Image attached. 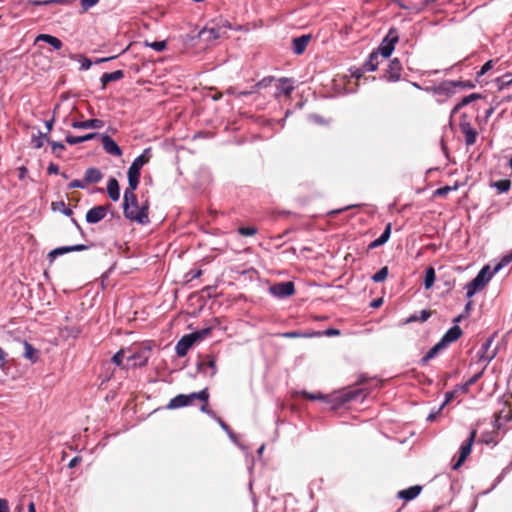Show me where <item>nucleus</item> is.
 <instances>
[{
  "mask_svg": "<svg viewBox=\"0 0 512 512\" xmlns=\"http://www.w3.org/2000/svg\"><path fill=\"white\" fill-rule=\"evenodd\" d=\"M128 187L124 191L123 195V214L124 217L130 221L137 222L141 225H146L150 222L149 220V203L145 201L141 208L137 212L130 209V204H136V195L134 191L138 188L140 182V175L134 174L133 172H127Z\"/></svg>",
  "mask_w": 512,
  "mask_h": 512,
  "instance_id": "obj_1",
  "label": "nucleus"
},
{
  "mask_svg": "<svg viewBox=\"0 0 512 512\" xmlns=\"http://www.w3.org/2000/svg\"><path fill=\"white\" fill-rule=\"evenodd\" d=\"M303 395L305 398H308L310 400H322L327 403H331L332 409H337L344 403L357 400L362 395V392L359 389H354L349 391L338 392L331 396L324 395L322 393L314 394L309 392H304Z\"/></svg>",
  "mask_w": 512,
  "mask_h": 512,
  "instance_id": "obj_2",
  "label": "nucleus"
},
{
  "mask_svg": "<svg viewBox=\"0 0 512 512\" xmlns=\"http://www.w3.org/2000/svg\"><path fill=\"white\" fill-rule=\"evenodd\" d=\"M501 263L497 264L493 270L488 265L483 266L477 275L465 285L466 297L471 298L481 291L491 280L493 275L502 268Z\"/></svg>",
  "mask_w": 512,
  "mask_h": 512,
  "instance_id": "obj_3",
  "label": "nucleus"
},
{
  "mask_svg": "<svg viewBox=\"0 0 512 512\" xmlns=\"http://www.w3.org/2000/svg\"><path fill=\"white\" fill-rule=\"evenodd\" d=\"M217 359L213 354L199 355L196 361L197 372L203 376L213 378L217 373Z\"/></svg>",
  "mask_w": 512,
  "mask_h": 512,
  "instance_id": "obj_4",
  "label": "nucleus"
},
{
  "mask_svg": "<svg viewBox=\"0 0 512 512\" xmlns=\"http://www.w3.org/2000/svg\"><path fill=\"white\" fill-rule=\"evenodd\" d=\"M398 40V30L394 27H391L376 50H378L383 58H389L392 55L395 49V44L398 42Z\"/></svg>",
  "mask_w": 512,
  "mask_h": 512,
  "instance_id": "obj_5",
  "label": "nucleus"
},
{
  "mask_svg": "<svg viewBox=\"0 0 512 512\" xmlns=\"http://www.w3.org/2000/svg\"><path fill=\"white\" fill-rule=\"evenodd\" d=\"M476 435V429H472L467 440L460 446L459 456L457 460L452 463L453 470L459 469L461 465L464 463V461L467 459V457L470 455Z\"/></svg>",
  "mask_w": 512,
  "mask_h": 512,
  "instance_id": "obj_6",
  "label": "nucleus"
},
{
  "mask_svg": "<svg viewBox=\"0 0 512 512\" xmlns=\"http://www.w3.org/2000/svg\"><path fill=\"white\" fill-rule=\"evenodd\" d=\"M269 292L278 299H284L295 293V285L292 281L279 282L270 286Z\"/></svg>",
  "mask_w": 512,
  "mask_h": 512,
  "instance_id": "obj_7",
  "label": "nucleus"
},
{
  "mask_svg": "<svg viewBox=\"0 0 512 512\" xmlns=\"http://www.w3.org/2000/svg\"><path fill=\"white\" fill-rule=\"evenodd\" d=\"M150 357V349L141 347L133 351L128 357V367H143L147 364Z\"/></svg>",
  "mask_w": 512,
  "mask_h": 512,
  "instance_id": "obj_8",
  "label": "nucleus"
},
{
  "mask_svg": "<svg viewBox=\"0 0 512 512\" xmlns=\"http://www.w3.org/2000/svg\"><path fill=\"white\" fill-rule=\"evenodd\" d=\"M110 205H96L86 212L85 220L88 224H97L102 221L109 210Z\"/></svg>",
  "mask_w": 512,
  "mask_h": 512,
  "instance_id": "obj_9",
  "label": "nucleus"
},
{
  "mask_svg": "<svg viewBox=\"0 0 512 512\" xmlns=\"http://www.w3.org/2000/svg\"><path fill=\"white\" fill-rule=\"evenodd\" d=\"M151 151V147L145 148L143 152L133 160L128 171L141 175L142 167L146 165L151 158Z\"/></svg>",
  "mask_w": 512,
  "mask_h": 512,
  "instance_id": "obj_10",
  "label": "nucleus"
},
{
  "mask_svg": "<svg viewBox=\"0 0 512 512\" xmlns=\"http://www.w3.org/2000/svg\"><path fill=\"white\" fill-rule=\"evenodd\" d=\"M494 341V336L487 338L482 344L477 352V357L479 362H485L486 364L490 363L496 356L497 352L492 351L489 352V349Z\"/></svg>",
  "mask_w": 512,
  "mask_h": 512,
  "instance_id": "obj_11",
  "label": "nucleus"
},
{
  "mask_svg": "<svg viewBox=\"0 0 512 512\" xmlns=\"http://www.w3.org/2000/svg\"><path fill=\"white\" fill-rule=\"evenodd\" d=\"M402 64L398 58H394L388 64L384 78L388 82H397L401 78Z\"/></svg>",
  "mask_w": 512,
  "mask_h": 512,
  "instance_id": "obj_12",
  "label": "nucleus"
},
{
  "mask_svg": "<svg viewBox=\"0 0 512 512\" xmlns=\"http://www.w3.org/2000/svg\"><path fill=\"white\" fill-rule=\"evenodd\" d=\"M99 138L101 139L103 149L106 153L112 156L122 155V149L112 137L107 134H100Z\"/></svg>",
  "mask_w": 512,
  "mask_h": 512,
  "instance_id": "obj_13",
  "label": "nucleus"
},
{
  "mask_svg": "<svg viewBox=\"0 0 512 512\" xmlns=\"http://www.w3.org/2000/svg\"><path fill=\"white\" fill-rule=\"evenodd\" d=\"M459 127L462 134L464 135L465 144L467 146L475 144L478 135L476 129L473 128L472 125L465 120L460 121Z\"/></svg>",
  "mask_w": 512,
  "mask_h": 512,
  "instance_id": "obj_14",
  "label": "nucleus"
},
{
  "mask_svg": "<svg viewBox=\"0 0 512 512\" xmlns=\"http://www.w3.org/2000/svg\"><path fill=\"white\" fill-rule=\"evenodd\" d=\"M426 91H432L437 95L451 96L455 93L454 80H444L439 85L433 88H426Z\"/></svg>",
  "mask_w": 512,
  "mask_h": 512,
  "instance_id": "obj_15",
  "label": "nucleus"
},
{
  "mask_svg": "<svg viewBox=\"0 0 512 512\" xmlns=\"http://www.w3.org/2000/svg\"><path fill=\"white\" fill-rule=\"evenodd\" d=\"M195 344L194 340L192 339V336L190 334L184 335L181 337V339L177 342L175 346V352L179 357L186 356L188 350Z\"/></svg>",
  "mask_w": 512,
  "mask_h": 512,
  "instance_id": "obj_16",
  "label": "nucleus"
},
{
  "mask_svg": "<svg viewBox=\"0 0 512 512\" xmlns=\"http://www.w3.org/2000/svg\"><path fill=\"white\" fill-rule=\"evenodd\" d=\"M311 39L310 34H303L295 37L292 40V51L295 55H301L306 50V47Z\"/></svg>",
  "mask_w": 512,
  "mask_h": 512,
  "instance_id": "obj_17",
  "label": "nucleus"
},
{
  "mask_svg": "<svg viewBox=\"0 0 512 512\" xmlns=\"http://www.w3.org/2000/svg\"><path fill=\"white\" fill-rule=\"evenodd\" d=\"M104 124L103 120L93 118L85 121H73L71 126L74 129H101L104 127Z\"/></svg>",
  "mask_w": 512,
  "mask_h": 512,
  "instance_id": "obj_18",
  "label": "nucleus"
},
{
  "mask_svg": "<svg viewBox=\"0 0 512 512\" xmlns=\"http://www.w3.org/2000/svg\"><path fill=\"white\" fill-rule=\"evenodd\" d=\"M462 335V330L461 328L457 325V324H454L452 327H450L446 332L445 334L442 336V338L440 339V341L445 345L447 346L448 344H451L455 341H457Z\"/></svg>",
  "mask_w": 512,
  "mask_h": 512,
  "instance_id": "obj_19",
  "label": "nucleus"
},
{
  "mask_svg": "<svg viewBox=\"0 0 512 512\" xmlns=\"http://www.w3.org/2000/svg\"><path fill=\"white\" fill-rule=\"evenodd\" d=\"M422 491V487L419 485L410 486L406 489L400 490L397 493V498L405 501L414 500Z\"/></svg>",
  "mask_w": 512,
  "mask_h": 512,
  "instance_id": "obj_20",
  "label": "nucleus"
},
{
  "mask_svg": "<svg viewBox=\"0 0 512 512\" xmlns=\"http://www.w3.org/2000/svg\"><path fill=\"white\" fill-rule=\"evenodd\" d=\"M38 42H45L53 47L55 50H60L63 47L62 41L57 38L56 36L50 35V34H39L35 38L34 43Z\"/></svg>",
  "mask_w": 512,
  "mask_h": 512,
  "instance_id": "obj_21",
  "label": "nucleus"
},
{
  "mask_svg": "<svg viewBox=\"0 0 512 512\" xmlns=\"http://www.w3.org/2000/svg\"><path fill=\"white\" fill-rule=\"evenodd\" d=\"M483 96L480 93H472L467 96H464L451 110L450 116L453 117L455 113H457L460 109H462L464 106L469 105L470 103L482 99Z\"/></svg>",
  "mask_w": 512,
  "mask_h": 512,
  "instance_id": "obj_22",
  "label": "nucleus"
},
{
  "mask_svg": "<svg viewBox=\"0 0 512 512\" xmlns=\"http://www.w3.org/2000/svg\"><path fill=\"white\" fill-rule=\"evenodd\" d=\"M380 53L378 50H373L363 64V70L367 72L375 71L379 66Z\"/></svg>",
  "mask_w": 512,
  "mask_h": 512,
  "instance_id": "obj_23",
  "label": "nucleus"
},
{
  "mask_svg": "<svg viewBox=\"0 0 512 512\" xmlns=\"http://www.w3.org/2000/svg\"><path fill=\"white\" fill-rule=\"evenodd\" d=\"M107 194L113 202L120 199V186L116 178L111 177L107 183Z\"/></svg>",
  "mask_w": 512,
  "mask_h": 512,
  "instance_id": "obj_24",
  "label": "nucleus"
},
{
  "mask_svg": "<svg viewBox=\"0 0 512 512\" xmlns=\"http://www.w3.org/2000/svg\"><path fill=\"white\" fill-rule=\"evenodd\" d=\"M99 136H100V133H97V132L88 133V134L82 135V136H74V135L68 134L65 137V141L70 145H75V144H79V143H83V142H86L89 140L96 139Z\"/></svg>",
  "mask_w": 512,
  "mask_h": 512,
  "instance_id": "obj_25",
  "label": "nucleus"
},
{
  "mask_svg": "<svg viewBox=\"0 0 512 512\" xmlns=\"http://www.w3.org/2000/svg\"><path fill=\"white\" fill-rule=\"evenodd\" d=\"M23 357L29 360L31 363H36L40 359V351L32 344L27 341H24V353Z\"/></svg>",
  "mask_w": 512,
  "mask_h": 512,
  "instance_id": "obj_26",
  "label": "nucleus"
},
{
  "mask_svg": "<svg viewBox=\"0 0 512 512\" xmlns=\"http://www.w3.org/2000/svg\"><path fill=\"white\" fill-rule=\"evenodd\" d=\"M124 76H125V74H124V71H122V70H116L111 73L102 74V76L100 77V81L102 84L101 89L104 90L108 83H110L112 81L121 80L122 78H124Z\"/></svg>",
  "mask_w": 512,
  "mask_h": 512,
  "instance_id": "obj_27",
  "label": "nucleus"
},
{
  "mask_svg": "<svg viewBox=\"0 0 512 512\" xmlns=\"http://www.w3.org/2000/svg\"><path fill=\"white\" fill-rule=\"evenodd\" d=\"M444 348H446V346L441 342L439 341L438 343H436L432 348L429 349V351L426 353V355L424 357H422L419 361V364L421 366H425L427 365V363L433 359L434 357H436V355L441 351L443 350Z\"/></svg>",
  "mask_w": 512,
  "mask_h": 512,
  "instance_id": "obj_28",
  "label": "nucleus"
},
{
  "mask_svg": "<svg viewBox=\"0 0 512 512\" xmlns=\"http://www.w3.org/2000/svg\"><path fill=\"white\" fill-rule=\"evenodd\" d=\"M391 229H392L391 223H388L386 225L384 231L381 233V235L378 238H376L375 240H373L369 244L368 247L370 249H373V248L384 245L389 240V238L391 236Z\"/></svg>",
  "mask_w": 512,
  "mask_h": 512,
  "instance_id": "obj_29",
  "label": "nucleus"
},
{
  "mask_svg": "<svg viewBox=\"0 0 512 512\" xmlns=\"http://www.w3.org/2000/svg\"><path fill=\"white\" fill-rule=\"evenodd\" d=\"M188 405H190L188 396H186V394H178L169 401L166 407L167 409H178Z\"/></svg>",
  "mask_w": 512,
  "mask_h": 512,
  "instance_id": "obj_30",
  "label": "nucleus"
},
{
  "mask_svg": "<svg viewBox=\"0 0 512 512\" xmlns=\"http://www.w3.org/2000/svg\"><path fill=\"white\" fill-rule=\"evenodd\" d=\"M279 82L280 84L277 86V92L279 94H284L285 96H290L294 90L292 79L282 77L279 79Z\"/></svg>",
  "mask_w": 512,
  "mask_h": 512,
  "instance_id": "obj_31",
  "label": "nucleus"
},
{
  "mask_svg": "<svg viewBox=\"0 0 512 512\" xmlns=\"http://www.w3.org/2000/svg\"><path fill=\"white\" fill-rule=\"evenodd\" d=\"M103 175L101 171L96 167H90L85 172L86 183H98L102 179Z\"/></svg>",
  "mask_w": 512,
  "mask_h": 512,
  "instance_id": "obj_32",
  "label": "nucleus"
},
{
  "mask_svg": "<svg viewBox=\"0 0 512 512\" xmlns=\"http://www.w3.org/2000/svg\"><path fill=\"white\" fill-rule=\"evenodd\" d=\"M199 37L207 41L216 40L220 37L219 29L215 27H205L199 32Z\"/></svg>",
  "mask_w": 512,
  "mask_h": 512,
  "instance_id": "obj_33",
  "label": "nucleus"
},
{
  "mask_svg": "<svg viewBox=\"0 0 512 512\" xmlns=\"http://www.w3.org/2000/svg\"><path fill=\"white\" fill-rule=\"evenodd\" d=\"M483 371H484V369H483L482 371H480V372H478V373L474 374V375H473L472 377H470V378H469L465 383H463V384H458V385H457V389H459V390H460V392H461V393H463V394L468 393L469 388H470L472 385H474V384H475V383H476V382L481 378V376L483 375Z\"/></svg>",
  "mask_w": 512,
  "mask_h": 512,
  "instance_id": "obj_34",
  "label": "nucleus"
},
{
  "mask_svg": "<svg viewBox=\"0 0 512 512\" xmlns=\"http://www.w3.org/2000/svg\"><path fill=\"white\" fill-rule=\"evenodd\" d=\"M436 279L435 269L429 266L425 269L423 285L426 290L432 288Z\"/></svg>",
  "mask_w": 512,
  "mask_h": 512,
  "instance_id": "obj_35",
  "label": "nucleus"
},
{
  "mask_svg": "<svg viewBox=\"0 0 512 512\" xmlns=\"http://www.w3.org/2000/svg\"><path fill=\"white\" fill-rule=\"evenodd\" d=\"M51 209L52 211H58L67 217H71L73 215V210L67 206L63 200L52 202Z\"/></svg>",
  "mask_w": 512,
  "mask_h": 512,
  "instance_id": "obj_36",
  "label": "nucleus"
},
{
  "mask_svg": "<svg viewBox=\"0 0 512 512\" xmlns=\"http://www.w3.org/2000/svg\"><path fill=\"white\" fill-rule=\"evenodd\" d=\"M283 338H313L314 334L312 332H300V331H288L280 334Z\"/></svg>",
  "mask_w": 512,
  "mask_h": 512,
  "instance_id": "obj_37",
  "label": "nucleus"
},
{
  "mask_svg": "<svg viewBox=\"0 0 512 512\" xmlns=\"http://www.w3.org/2000/svg\"><path fill=\"white\" fill-rule=\"evenodd\" d=\"M44 140H46L49 143L50 138L48 136V133H42L39 131L38 135H33L32 143L34 148L40 149L43 146Z\"/></svg>",
  "mask_w": 512,
  "mask_h": 512,
  "instance_id": "obj_38",
  "label": "nucleus"
},
{
  "mask_svg": "<svg viewBox=\"0 0 512 512\" xmlns=\"http://www.w3.org/2000/svg\"><path fill=\"white\" fill-rule=\"evenodd\" d=\"M66 253H70L69 246H60V247H57V248L51 250L48 253V259L50 261H54L58 256H62Z\"/></svg>",
  "mask_w": 512,
  "mask_h": 512,
  "instance_id": "obj_39",
  "label": "nucleus"
},
{
  "mask_svg": "<svg viewBox=\"0 0 512 512\" xmlns=\"http://www.w3.org/2000/svg\"><path fill=\"white\" fill-rule=\"evenodd\" d=\"M211 332H212V327H206V328L196 330V331L190 333V336H192V339L196 343L197 341L203 340Z\"/></svg>",
  "mask_w": 512,
  "mask_h": 512,
  "instance_id": "obj_40",
  "label": "nucleus"
},
{
  "mask_svg": "<svg viewBox=\"0 0 512 512\" xmlns=\"http://www.w3.org/2000/svg\"><path fill=\"white\" fill-rule=\"evenodd\" d=\"M388 273H389L388 267L384 266L371 276V280L375 283L383 282L387 278Z\"/></svg>",
  "mask_w": 512,
  "mask_h": 512,
  "instance_id": "obj_41",
  "label": "nucleus"
},
{
  "mask_svg": "<svg viewBox=\"0 0 512 512\" xmlns=\"http://www.w3.org/2000/svg\"><path fill=\"white\" fill-rule=\"evenodd\" d=\"M491 186L496 188L499 193H505L510 189L511 182L510 180L504 179L493 182Z\"/></svg>",
  "mask_w": 512,
  "mask_h": 512,
  "instance_id": "obj_42",
  "label": "nucleus"
},
{
  "mask_svg": "<svg viewBox=\"0 0 512 512\" xmlns=\"http://www.w3.org/2000/svg\"><path fill=\"white\" fill-rule=\"evenodd\" d=\"M314 337H321V336H327V337H334L339 336L341 334V331L339 329L330 327L323 331H313Z\"/></svg>",
  "mask_w": 512,
  "mask_h": 512,
  "instance_id": "obj_43",
  "label": "nucleus"
},
{
  "mask_svg": "<svg viewBox=\"0 0 512 512\" xmlns=\"http://www.w3.org/2000/svg\"><path fill=\"white\" fill-rule=\"evenodd\" d=\"M458 188V185L455 184L454 186H443L434 191V196L436 197H445L449 194V192L454 191Z\"/></svg>",
  "mask_w": 512,
  "mask_h": 512,
  "instance_id": "obj_44",
  "label": "nucleus"
},
{
  "mask_svg": "<svg viewBox=\"0 0 512 512\" xmlns=\"http://www.w3.org/2000/svg\"><path fill=\"white\" fill-rule=\"evenodd\" d=\"M67 0H29L28 5L33 6H48L52 4L64 3Z\"/></svg>",
  "mask_w": 512,
  "mask_h": 512,
  "instance_id": "obj_45",
  "label": "nucleus"
},
{
  "mask_svg": "<svg viewBox=\"0 0 512 512\" xmlns=\"http://www.w3.org/2000/svg\"><path fill=\"white\" fill-rule=\"evenodd\" d=\"M145 46L150 47L155 51L162 52L166 49L167 42L165 40L154 42L145 41Z\"/></svg>",
  "mask_w": 512,
  "mask_h": 512,
  "instance_id": "obj_46",
  "label": "nucleus"
},
{
  "mask_svg": "<svg viewBox=\"0 0 512 512\" xmlns=\"http://www.w3.org/2000/svg\"><path fill=\"white\" fill-rule=\"evenodd\" d=\"M274 80L275 78L273 76L262 78L254 85L256 92H258L260 89L269 87Z\"/></svg>",
  "mask_w": 512,
  "mask_h": 512,
  "instance_id": "obj_47",
  "label": "nucleus"
},
{
  "mask_svg": "<svg viewBox=\"0 0 512 512\" xmlns=\"http://www.w3.org/2000/svg\"><path fill=\"white\" fill-rule=\"evenodd\" d=\"M49 144L51 145L52 152L55 153L57 158H61L60 151L65 150V145L61 141H53L50 139Z\"/></svg>",
  "mask_w": 512,
  "mask_h": 512,
  "instance_id": "obj_48",
  "label": "nucleus"
},
{
  "mask_svg": "<svg viewBox=\"0 0 512 512\" xmlns=\"http://www.w3.org/2000/svg\"><path fill=\"white\" fill-rule=\"evenodd\" d=\"M455 89H473L475 88V82L471 80H454Z\"/></svg>",
  "mask_w": 512,
  "mask_h": 512,
  "instance_id": "obj_49",
  "label": "nucleus"
},
{
  "mask_svg": "<svg viewBox=\"0 0 512 512\" xmlns=\"http://www.w3.org/2000/svg\"><path fill=\"white\" fill-rule=\"evenodd\" d=\"M123 358H124V350L121 349L113 355V357L111 358V361L118 367L125 368V366L123 364Z\"/></svg>",
  "mask_w": 512,
  "mask_h": 512,
  "instance_id": "obj_50",
  "label": "nucleus"
},
{
  "mask_svg": "<svg viewBox=\"0 0 512 512\" xmlns=\"http://www.w3.org/2000/svg\"><path fill=\"white\" fill-rule=\"evenodd\" d=\"M479 441L482 443H485V444H491V443L497 444V442H498L496 440L493 432L482 433Z\"/></svg>",
  "mask_w": 512,
  "mask_h": 512,
  "instance_id": "obj_51",
  "label": "nucleus"
},
{
  "mask_svg": "<svg viewBox=\"0 0 512 512\" xmlns=\"http://www.w3.org/2000/svg\"><path fill=\"white\" fill-rule=\"evenodd\" d=\"M217 422L218 424L220 425V427L227 433V435L229 436V438L233 441V442H236V436L235 434L233 433V431L231 430V428L229 427L228 424H226L221 418H217Z\"/></svg>",
  "mask_w": 512,
  "mask_h": 512,
  "instance_id": "obj_52",
  "label": "nucleus"
},
{
  "mask_svg": "<svg viewBox=\"0 0 512 512\" xmlns=\"http://www.w3.org/2000/svg\"><path fill=\"white\" fill-rule=\"evenodd\" d=\"M240 235L248 237L256 234L257 229L253 226H242L238 229Z\"/></svg>",
  "mask_w": 512,
  "mask_h": 512,
  "instance_id": "obj_53",
  "label": "nucleus"
},
{
  "mask_svg": "<svg viewBox=\"0 0 512 512\" xmlns=\"http://www.w3.org/2000/svg\"><path fill=\"white\" fill-rule=\"evenodd\" d=\"M458 391H460V390L457 389V385H456L455 389L453 391L446 392L445 399L442 402V404L440 405V409H443L449 402H451L454 399V397Z\"/></svg>",
  "mask_w": 512,
  "mask_h": 512,
  "instance_id": "obj_54",
  "label": "nucleus"
},
{
  "mask_svg": "<svg viewBox=\"0 0 512 512\" xmlns=\"http://www.w3.org/2000/svg\"><path fill=\"white\" fill-rule=\"evenodd\" d=\"M493 67V60H489L485 62L481 69L476 74V80H478L480 77H482L484 74H486L489 70H491Z\"/></svg>",
  "mask_w": 512,
  "mask_h": 512,
  "instance_id": "obj_55",
  "label": "nucleus"
},
{
  "mask_svg": "<svg viewBox=\"0 0 512 512\" xmlns=\"http://www.w3.org/2000/svg\"><path fill=\"white\" fill-rule=\"evenodd\" d=\"M496 416L500 418L504 422V424H506L512 420V410L503 409Z\"/></svg>",
  "mask_w": 512,
  "mask_h": 512,
  "instance_id": "obj_56",
  "label": "nucleus"
},
{
  "mask_svg": "<svg viewBox=\"0 0 512 512\" xmlns=\"http://www.w3.org/2000/svg\"><path fill=\"white\" fill-rule=\"evenodd\" d=\"M201 275H202V270L191 269L189 272L186 273L185 278H186V281L189 282V281L199 278Z\"/></svg>",
  "mask_w": 512,
  "mask_h": 512,
  "instance_id": "obj_57",
  "label": "nucleus"
},
{
  "mask_svg": "<svg viewBox=\"0 0 512 512\" xmlns=\"http://www.w3.org/2000/svg\"><path fill=\"white\" fill-rule=\"evenodd\" d=\"M85 187H86L85 179L84 180L75 179L68 184V189H76V188L84 189Z\"/></svg>",
  "mask_w": 512,
  "mask_h": 512,
  "instance_id": "obj_58",
  "label": "nucleus"
},
{
  "mask_svg": "<svg viewBox=\"0 0 512 512\" xmlns=\"http://www.w3.org/2000/svg\"><path fill=\"white\" fill-rule=\"evenodd\" d=\"M8 354L0 347V370L4 371L7 367Z\"/></svg>",
  "mask_w": 512,
  "mask_h": 512,
  "instance_id": "obj_59",
  "label": "nucleus"
},
{
  "mask_svg": "<svg viewBox=\"0 0 512 512\" xmlns=\"http://www.w3.org/2000/svg\"><path fill=\"white\" fill-rule=\"evenodd\" d=\"M80 2L83 10L87 11L88 9L94 7L99 2V0H80Z\"/></svg>",
  "mask_w": 512,
  "mask_h": 512,
  "instance_id": "obj_60",
  "label": "nucleus"
},
{
  "mask_svg": "<svg viewBox=\"0 0 512 512\" xmlns=\"http://www.w3.org/2000/svg\"><path fill=\"white\" fill-rule=\"evenodd\" d=\"M200 411L207 414L209 417H211L212 419H214L216 421H217V418H219L213 410L208 408V406L206 404H203L200 407Z\"/></svg>",
  "mask_w": 512,
  "mask_h": 512,
  "instance_id": "obj_61",
  "label": "nucleus"
},
{
  "mask_svg": "<svg viewBox=\"0 0 512 512\" xmlns=\"http://www.w3.org/2000/svg\"><path fill=\"white\" fill-rule=\"evenodd\" d=\"M198 400L204 402L205 404L209 400V392L207 388H204L198 392Z\"/></svg>",
  "mask_w": 512,
  "mask_h": 512,
  "instance_id": "obj_62",
  "label": "nucleus"
},
{
  "mask_svg": "<svg viewBox=\"0 0 512 512\" xmlns=\"http://www.w3.org/2000/svg\"><path fill=\"white\" fill-rule=\"evenodd\" d=\"M92 64L93 62L89 58L82 57L80 70H88L91 68Z\"/></svg>",
  "mask_w": 512,
  "mask_h": 512,
  "instance_id": "obj_63",
  "label": "nucleus"
},
{
  "mask_svg": "<svg viewBox=\"0 0 512 512\" xmlns=\"http://www.w3.org/2000/svg\"><path fill=\"white\" fill-rule=\"evenodd\" d=\"M88 248H89V246L85 245V244H75V245L69 246L70 252H80V251L87 250Z\"/></svg>",
  "mask_w": 512,
  "mask_h": 512,
  "instance_id": "obj_64",
  "label": "nucleus"
}]
</instances>
